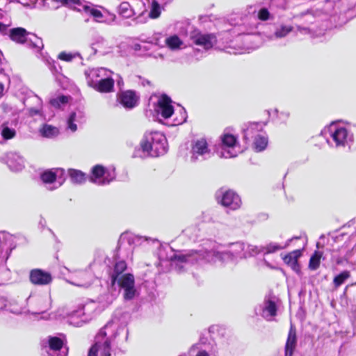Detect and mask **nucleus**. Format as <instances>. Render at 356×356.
Segmentation results:
<instances>
[{"label": "nucleus", "mask_w": 356, "mask_h": 356, "mask_svg": "<svg viewBox=\"0 0 356 356\" xmlns=\"http://www.w3.org/2000/svg\"><path fill=\"white\" fill-rule=\"evenodd\" d=\"M47 343L49 346L50 356H67V349L63 347V341L58 337L49 336Z\"/></svg>", "instance_id": "25"}, {"label": "nucleus", "mask_w": 356, "mask_h": 356, "mask_svg": "<svg viewBox=\"0 0 356 356\" xmlns=\"http://www.w3.org/2000/svg\"><path fill=\"white\" fill-rule=\"evenodd\" d=\"M302 252L300 250H293L283 257L284 262L289 266L294 271H299V265L298 263V258L301 256Z\"/></svg>", "instance_id": "33"}, {"label": "nucleus", "mask_w": 356, "mask_h": 356, "mask_svg": "<svg viewBox=\"0 0 356 356\" xmlns=\"http://www.w3.org/2000/svg\"><path fill=\"white\" fill-rule=\"evenodd\" d=\"M16 135L15 129L8 127V122H4L2 124L1 136L4 140H10Z\"/></svg>", "instance_id": "43"}, {"label": "nucleus", "mask_w": 356, "mask_h": 356, "mask_svg": "<svg viewBox=\"0 0 356 356\" xmlns=\"http://www.w3.org/2000/svg\"><path fill=\"white\" fill-rule=\"evenodd\" d=\"M220 138V150L218 152L219 156L225 159L233 158L241 152L240 147L235 136L230 134H224Z\"/></svg>", "instance_id": "13"}, {"label": "nucleus", "mask_w": 356, "mask_h": 356, "mask_svg": "<svg viewBox=\"0 0 356 356\" xmlns=\"http://www.w3.org/2000/svg\"><path fill=\"white\" fill-rule=\"evenodd\" d=\"M28 312L33 315L44 314L51 307L49 291H35L26 299Z\"/></svg>", "instance_id": "10"}, {"label": "nucleus", "mask_w": 356, "mask_h": 356, "mask_svg": "<svg viewBox=\"0 0 356 356\" xmlns=\"http://www.w3.org/2000/svg\"><path fill=\"white\" fill-rule=\"evenodd\" d=\"M275 111L277 113V118H279V120L283 122H285L290 116V113L289 111H285L279 112L277 110H275Z\"/></svg>", "instance_id": "54"}, {"label": "nucleus", "mask_w": 356, "mask_h": 356, "mask_svg": "<svg viewBox=\"0 0 356 356\" xmlns=\"http://www.w3.org/2000/svg\"><path fill=\"white\" fill-rule=\"evenodd\" d=\"M22 102L31 116L40 115L42 109V101L33 92H28Z\"/></svg>", "instance_id": "19"}, {"label": "nucleus", "mask_w": 356, "mask_h": 356, "mask_svg": "<svg viewBox=\"0 0 356 356\" xmlns=\"http://www.w3.org/2000/svg\"><path fill=\"white\" fill-rule=\"evenodd\" d=\"M156 112L164 119H168L175 114L171 99L166 95H163L158 100Z\"/></svg>", "instance_id": "22"}, {"label": "nucleus", "mask_w": 356, "mask_h": 356, "mask_svg": "<svg viewBox=\"0 0 356 356\" xmlns=\"http://www.w3.org/2000/svg\"><path fill=\"white\" fill-rule=\"evenodd\" d=\"M297 32L304 34V35H309L311 34V30L308 27H305L302 26H297Z\"/></svg>", "instance_id": "55"}, {"label": "nucleus", "mask_w": 356, "mask_h": 356, "mask_svg": "<svg viewBox=\"0 0 356 356\" xmlns=\"http://www.w3.org/2000/svg\"><path fill=\"white\" fill-rule=\"evenodd\" d=\"M297 345L296 331L291 325L285 344V356H293Z\"/></svg>", "instance_id": "32"}, {"label": "nucleus", "mask_w": 356, "mask_h": 356, "mask_svg": "<svg viewBox=\"0 0 356 356\" xmlns=\"http://www.w3.org/2000/svg\"><path fill=\"white\" fill-rule=\"evenodd\" d=\"M111 75L112 74H107L101 79L100 82L95 85L92 88L101 93H109L113 92L115 81Z\"/></svg>", "instance_id": "31"}, {"label": "nucleus", "mask_w": 356, "mask_h": 356, "mask_svg": "<svg viewBox=\"0 0 356 356\" xmlns=\"http://www.w3.org/2000/svg\"><path fill=\"white\" fill-rule=\"evenodd\" d=\"M200 232V230L197 226H189L183 231V233L191 240L195 241L199 236Z\"/></svg>", "instance_id": "47"}, {"label": "nucleus", "mask_w": 356, "mask_h": 356, "mask_svg": "<svg viewBox=\"0 0 356 356\" xmlns=\"http://www.w3.org/2000/svg\"><path fill=\"white\" fill-rule=\"evenodd\" d=\"M281 303V300L278 296L268 293L265 296L262 302L254 307V314L268 321H271L277 316Z\"/></svg>", "instance_id": "12"}, {"label": "nucleus", "mask_w": 356, "mask_h": 356, "mask_svg": "<svg viewBox=\"0 0 356 356\" xmlns=\"http://www.w3.org/2000/svg\"><path fill=\"white\" fill-rule=\"evenodd\" d=\"M270 3L277 8L284 9L286 7L287 0H270Z\"/></svg>", "instance_id": "52"}, {"label": "nucleus", "mask_w": 356, "mask_h": 356, "mask_svg": "<svg viewBox=\"0 0 356 356\" xmlns=\"http://www.w3.org/2000/svg\"><path fill=\"white\" fill-rule=\"evenodd\" d=\"M263 253V245L257 246L245 243V259Z\"/></svg>", "instance_id": "41"}, {"label": "nucleus", "mask_w": 356, "mask_h": 356, "mask_svg": "<svg viewBox=\"0 0 356 356\" xmlns=\"http://www.w3.org/2000/svg\"><path fill=\"white\" fill-rule=\"evenodd\" d=\"M17 2L25 6H29L30 5L29 0H18Z\"/></svg>", "instance_id": "59"}, {"label": "nucleus", "mask_w": 356, "mask_h": 356, "mask_svg": "<svg viewBox=\"0 0 356 356\" xmlns=\"http://www.w3.org/2000/svg\"><path fill=\"white\" fill-rule=\"evenodd\" d=\"M321 134L325 136L330 147L337 149H350L354 140L353 134L350 131L334 122L325 127L321 131Z\"/></svg>", "instance_id": "7"}, {"label": "nucleus", "mask_w": 356, "mask_h": 356, "mask_svg": "<svg viewBox=\"0 0 356 356\" xmlns=\"http://www.w3.org/2000/svg\"><path fill=\"white\" fill-rule=\"evenodd\" d=\"M119 16L122 19H131V22L124 23L125 26L136 25L147 11L145 3L142 0H129L122 1L116 8Z\"/></svg>", "instance_id": "9"}, {"label": "nucleus", "mask_w": 356, "mask_h": 356, "mask_svg": "<svg viewBox=\"0 0 356 356\" xmlns=\"http://www.w3.org/2000/svg\"><path fill=\"white\" fill-rule=\"evenodd\" d=\"M42 6L50 10H56L60 6H67L74 10L81 11V8L77 7V5H81V0H42Z\"/></svg>", "instance_id": "24"}, {"label": "nucleus", "mask_w": 356, "mask_h": 356, "mask_svg": "<svg viewBox=\"0 0 356 356\" xmlns=\"http://www.w3.org/2000/svg\"><path fill=\"white\" fill-rule=\"evenodd\" d=\"M11 238V235L6 232H0V246L6 243L8 239Z\"/></svg>", "instance_id": "53"}, {"label": "nucleus", "mask_w": 356, "mask_h": 356, "mask_svg": "<svg viewBox=\"0 0 356 356\" xmlns=\"http://www.w3.org/2000/svg\"><path fill=\"white\" fill-rule=\"evenodd\" d=\"M143 237L147 239L143 245L152 243L154 248H158L159 265H170L177 273L184 272L192 266H200V250L175 252L168 244H161L156 238Z\"/></svg>", "instance_id": "1"}, {"label": "nucleus", "mask_w": 356, "mask_h": 356, "mask_svg": "<svg viewBox=\"0 0 356 356\" xmlns=\"http://www.w3.org/2000/svg\"><path fill=\"white\" fill-rule=\"evenodd\" d=\"M264 262L266 264V266L270 268H275L276 266L273 264H270L266 259H264Z\"/></svg>", "instance_id": "58"}, {"label": "nucleus", "mask_w": 356, "mask_h": 356, "mask_svg": "<svg viewBox=\"0 0 356 356\" xmlns=\"http://www.w3.org/2000/svg\"><path fill=\"white\" fill-rule=\"evenodd\" d=\"M124 334L128 339L129 330L127 325H119L116 318H112L102 328L95 337V343L90 348L88 356H111V343L118 335Z\"/></svg>", "instance_id": "5"}, {"label": "nucleus", "mask_w": 356, "mask_h": 356, "mask_svg": "<svg viewBox=\"0 0 356 356\" xmlns=\"http://www.w3.org/2000/svg\"><path fill=\"white\" fill-rule=\"evenodd\" d=\"M120 291H102L95 300L79 303L66 313L67 322L75 327H81L108 307L118 297Z\"/></svg>", "instance_id": "2"}, {"label": "nucleus", "mask_w": 356, "mask_h": 356, "mask_svg": "<svg viewBox=\"0 0 356 356\" xmlns=\"http://www.w3.org/2000/svg\"><path fill=\"white\" fill-rule=\"evenodd\" d=\"M196 356H209V353L205 350H200Z\"/></svg>", "instance_id": "60"}, {"label": "nucleus", "mask_w": 356, "mask_h": 356, "mask_svg": "<svg viewBox=\"0 0 356 356\" xmlns=\"http://www.w3.org/2000/svg\"><path fill=\"white\" fill-rule=\"evenodd\" d=\"M152 43L159 45V39L158 38H154L151 41Z\"/></svg>", "instance_id": "64"}, {"label": "nucleus", "mask_w": 356, "mask_h": 356, "mask_svg": "<svg viewBox=\"0 0 356 356\" xmlns=\"http://www.w3.org/2000/svg\"><path fill=\"white\" fill-rule=\"evenodd\" d=\"M90 180L97 185L108 184L115 178V170H106L101 165H96L92 168Z\"/></svg>", "instance_id": "17"}, {"label": "nucleus", "mask_w": 356, "mask_h": 356, "mask_svg": "<svg viewBox=\"0 0 356 356\" xmlns=\"http://www.w3.org/2000/svg\"><path fill=\"white\" fill-rule=\"evenodd\" d=\"M118 100L126 109H132L138 104L139 97L134 90H128L119 92Z\"/></svg>", "instance_id": "23"}, {"label": "nucleus", "mask_w": 356, "mask_h": 356, "mask_svg": "<svg viewBox=\"0 0 356 356\" xmlns=\"http://www.w3.org/2000/svg\"><path fill=\"white\" fill-rule=\"evenodd\" d=\"M118 86L121 88L124 85L123 79L122 77L119 76L118 79L116 81Z\"/></svg>", "instance_id": "61"}, {"label": "nucleus", "mask_w": 356, "mask_h": 356, "mask_svg": "<svg viewBox=\"0 0 356 356\" xmlns=\"http://www.w3.org/2000/svg\"><path fill=\"white\" fill-rule=\"evenodd\" d=\"M68 174L71 181L75 184H81L86 180V174L79 170L70 169Z\"/></svg>", "instance_id": "39"}, {"label": "nucleus", "mask_w": 356, "mask_h": 356, "mask_svg": "<svg viewBox=\"0 0 356 356\" xmlns=\"http://www.w3.org/2000/svg\"><path fill=\"white\" fill-rule=\"evenodd\" d=\"M77 7L81 8V11H84L93 18V20L97 23H104L107 25H111L116 20V15L111 13L108 10L102 13L94 6H89L83 3V0H81V5H77Z\"/></svg>", "instance_id": "14"}, {"label": "nucleus", "mask_w": 356, "mask_h": 356, "mask_svg": "<svg viewBox=\"0 0 356 356\" xmlns=\"http://www.w3.org/2000/svg\"><path fill=\"white\" fill-rule=\"evenodd\" d=\"M3 159L12 171H21L24 168V159L17 152H8Z\"/></svg>", "instance_id": "26"}, {"label": "nucleus", "mask_w": 356, "mask_h": 356, "mask_svg": "<svg viewBox=\"0 0 356 356\" xmlns=\"http://www.w3.org/2000/svg\"><path fill=\"white\" fill-rule=\"evenodd\" d=\"M4 91V86L0 82V97L3 95Z\"/></svg>", "instance_id": "63"}, {"label": "nucleus", "mask_w": 356, "mask_h": 356, "mask_svg": "<svg viewBox=\"0 0 356 356\" xmlns=\"http://www.w3.org/2000/svg\"><path fill=\"white\" fill-rule=\"evenodd\" d=\"M146 240L142 236L131 232H124L120 235L118 247L113 257L115 261L114 268L109 276L111 287H114L115 281L120 275H124V272L127 268L125 259L131 257L134 248L143 245Z\"/></svg>", "instance_id": "4"}, {"label": "nucleus", "mask_w": 356, "mask_h": 356, "mask_svg": "<svg viewBox=\"0 0 356 356\" xmlns=\"http://www.w3.org/2000/svg\"><path fill=\"white\" fill-rule=\"evenodd\" d=\"M257 8L255 6H250L248 7V13L250 16H247L243 23L234 26L233 33H236L238 35H255L257 33V27L259 23L257 19L261 21H267L273 19V15L270 13L266 8H260L257 15H254Z\"/></svg>", "instance_id": "8"}, {"label": "nucleus", "mask_w": 356, "mask_h": 356, "mask_svg": "<svg viewBox=\"0 0 356 356\" xmlns=\"http://www.w3.org/2000/svg\"><path fill=\"white\" fill-rule=\"evenodd\" d=\"M321 257L322 253L321 252H314V253L310 257L309 262V268L310 270H315L319 267Z\"/></svg>", "instance_id": "42"}, {"label": "nucleus", "mask_w": 356, "mask_h": 356, "mask_svg": "<svg viewBox=\"0 0 356 356\" xmlns=\"http://www.w3.org/2000/svg\"><path fill=\"white\" fill-rule=\"evenodd\" d=\"M30 281L35 285H46L51 282V275L41 269H33L30 272Z\"/></svg>", "instance_id": "27"}, {"label": "nucleus", "mask_w": 356, "mask_h": 356, "mask_svg": "<svg viewBox=\"0 0 356 356\" xmlns=\"http://www.w3.org/2000/svg\"><path fill=\"white\" fill-rule=\"evenodd\" d=\"M41 136L47 138H54L59 135V129L51 124H44L39 129Z\"/></svg>", "instance_id": "36"}, {"label": "nucleus", "mask_w": 356, "mask_h": 356, "mask_svg": "<svg viewBox=\"0 0 356 356\" xmlns=\"http://www.w3.org/2000/svg\"><path fill=\"white\" fill-rule=\"evenodd\" d=\"M293 31V26L291 24L284 23L276 25L272 39H280L286 37L291 32Z\"/></svg>", "instance_id": "35"}, {"label": "nucleus", "mask_w": 356, "mask_h": 356, "mask_svg": "<svg viewBox=\"0 0 356 356\" xmlns=\"http://www.w3.org/2000/svg\"><path fill=\"white\" fill-rule=\"evenodd\" d=\"M212 156L213 152L209 149L205 138L197 139L193 142L191 150L192 162H201L210 159Z\"/></svg>", "instance_id": "15"}, {"label": "nucleus", "mask_w": 356, "mask_h": 356, "mask_svg": "<svg viewBox=\"0 0 356 356\" xmlns=\"http://www.w3.org/2000/svg\"><path fill=\"white\" fill-rule=\"evenodd\" d=\"M58 58L60 60H64L66 62H71L73 59H74L76 58L82 59L81 56L79 52L72 53V52L62 51L58 54Z\"/></svg>", "instance_id": "46"}, {"label": "nucleus", "mask_w": 356, "mask_h": 356, "mask_svg": "<svg viewBox=\"0 0 356 356\" xmlns=\"http://www.w3.org/2000/svg\"><path fill=\"white\" fill-rule=\"evenodd\" d=\"M177 113L179 114V115L176 116L174 118L173 122L172 123V125L173 126L181 124L186 121L187 113L184 107L179 106V108L177 110V113L175 114L177 115Z\"/></svg>", "instance_id": "40"}, {"label": "nucleus", "mask_w": 356, "mask_h": 356, "mask_svg": "<svg viewBox=\"0 0 356 356\" xmlns=\"http://www.w3.org/2000/svg\"><path fill=\"white\" fill-rule=\"evenodd\" d=\"M300 237L298 236H294L289 239H288L284 243H276V242H270L265 245H263V254L264 255L268 254H273L275 252H277L278 251H280L282 250H284L289 246L291 241L294 239L298 240Z\"/></svg>", "instance_id": "30"}, {"label": "nucleus", "mask_w": 356, "mask_h": 356, "mask_svg": "<svg viewBox=\"0 0 356 356\" xmlns=\"http://www.w3.org/2000/svg\"><path fill=\"white\" fill-rule=\"evenodd\" d=\"M265 123L262 122H250L247 125H245V128L243 129V138L245 142H248L252 138H255V137L259 134V133L262 131Z\"/></svg>", "instance_id": "28"}, {"label": "nucleus", "mask_w": 356, "mask_h": 356, "mask_svg": "<svg viewBox=\"0 0 356 356\" xmlns=\"http://www.w3.org/2000/svg\"><path fill=\"white\" fill-rule=\"evenodd\" d=\"M159 3H161L162 6H165L168 3H170L172 0H156Z\"/></svg>", "instance_id": "62"}, {"label": "nucleus", "mask_w": 356, "mask_h": 356, "mask_svg": "<svg viewBox=\"0 0 356 356\" xmlns=\"http://www.w3.org/2000/svg\"><path fill=\"white\" fill-rule=\"evenodd\" d=\"M216 199L218 203L230 210L238 209L241 206L240 196L232 190L218 191Z\"/></svg>", "instance_id": "16"}, {"label": "nucleus", "mask_w": 356, "mask_h": 356, "mask_svg": "<svg viewBox=\"0 0 356 356\" xmlns=\"http://www.w3.org/2000/svg\"><path fill=\"white\" fill-rule=\"evenodd\" d=\"M209 331L210 333H217L222 337L226 334V328L223 325H211L209 327Z\"/></svg>", "instance_id": "50"}, {"label": "nucleus", "mask_w": 356, "mask_h": 356, "mask_svg": "<svg viewBox=\"0 0 356 356\" xmlns=\"http://www.w3.org/2000/svg\"><path fill=\"white\" fill-rule=\"evenodd\" d=\"M112 74L113 72L104 67L91 68L84 72L87 84L91 88H93L95 85L100 82L101 79L107 74Z\"/></svg>", "instance_id": "21"}, {"label": "nucleus", "mask_w": 356, "mask_h": 356, "mask_svg": "<svg viewBox=\"0 0 356 356\" xmlns=\"http://www.w3.org/2000/svg\"><path fill=\"white\" fill-rule=\"evenodd\" d=\"M227 250L220 251L219 245L216 242L208 241L200 249V266L207 264H215L217 261L225 264L229 261L236 263L245 259V243L238 241L229 243Z\"/></svg>", "instance_id": "3"}, {"label": "nucleus", "mask_w": 356, "mask_h": 356, "mask_svg": "<svg viewBox=\"0 0 356 356\" xmlns=\"http://www.w3.org/2000/svg\"><path fill=\"white\" fill-rule=\"evenodd\" d=\"M67 101V97L65 95H60L58 96V97L51 99L49 103L52 106L55 108H58L60 106V105L66 104Z\"/></svg>", "instance_id": "48"}, {"label": "nucleus", "mask_w": 356, "mask_h": 356, "mask_svg": "<svg viewBox=\"0 0 356 356\" xmlns=\"http://www.w3.org/2000/svg\"><path fill=\"white\" fill-rule=\"evenodd\" d=\"M9 37L13 42L18 44H26L28 47L37 52L40 51L44 46L41 38L22 27L10 29Z\"/></svg>", "instance_id": "11"}, {"label": "nucleus", "mask_w": 356, "mask_h": 356, "mask_svg": "<svg viewBox=\"0 0 356 356\" xmlns=\"http://www.w3.org/2000/svg\"><path fill=\"white\" fill-rule=\"evenodd\" d=\"M268 137L264 134H258L254 140L253 148L255 152L264 151L268 145Z\"/></svg>", "instance_id": "38"}, {"label": "nucleus", "mask_w": 356, "mask_h": 356, "mask_svg": "<svg viewBox=\"0 0 356 356\" xmlns=\"http://www.w3.org/2000/svg\"><path fill=\"white\" fill-rule=\"evenodd\" d=\"M162 4L156 0H152L151 9L149 13V17L152 19L159 17L161 15Z\"/></svg>", "instance_id": "44"}, {"label": "nucleus", "mask_w": 356, "mask_h": 356, "mask_svg": "<svg viewBox=\"0 0 356 356\" xmlns=\"http://www.w3.org/2000/svg\"><path fill=\"white\" fill-rule=\"evenodd\" d=\"M167 151L165 136L159 131H151L145 134L139 145L135 147L132 156L140 159L156 157L165 154Z\"/></svg>", "instance_id": "6"}, {"label": "nucleus", "mask_w": 356, "mask_h": 356, "mask_svg": "<svg viewBox=\"0 0 356 356\" xmlns=\"http://www.w3.org/2000/svg\"><path fill=\"white\" fill-rule=\"evenodd\" d=\"M164 43L171 49H178L182 44V42L177 35H173L165 39Z\"/></svg>", "instance_id": "45"}, {"label": "nucleus", "mask_w": 356, "mask_h": 356, "mask_svg": "<svg viewBox=\"0 0 356 356\" xmlns=\"http://www.w3.org/2000/svg\"><path fill=\"white\" fill-rule=\"evenodd\" d=\"M190 39L193 43L202 47L204 50L211 49L216 42V37L213 34H203L196 30L191 33Z\"/></svg>", "instance_id": "20"}, {"label": "nucleus", "mask_w": 356, "mask_h": 356, "mask_svg": "<svg viewBox=\"0 0 356 356\" xmlns=\"http://www.w3.org/2000/svg\"><path fill=\"white\" fill-rule=\"evenodd\" d=\"M74 286H79V287H84L88 288L89 286L86 283L83 282H79V283H72Z\"/></svg>", "instance_id": "57"}, {"label": "nucleus", "mask_w": 356, "mask_h": 356, "mask_svg": "<svg viewBox=\"0 0 356 356\" xmlns=\"http://www.w3.org/2000/svg\"><path fill=\"white\" fill-rule=\"evenodd\" d=\"M40 178L44 184H54V186L48 189L53 191L60 187L65 181V170L62 168L47 170L43 172Z\"/></svg>", "instance_id": "18"}, {"label": "nucleus", "mask_w": 356, "mask_h": 356, "mask_svg": "<svg viewBox=\"0 0 356 356\" xmlns=\"http://www.w3.org/2000/svg\"><path fill=\"white\" fill-rule=\"evenodd\" d=\"M350 276V274L348 271H343L337 275L334 279V283L336 287L339 286L341 284H343L346 279H348Z\"/></svg>", "instance_id": "49"}, {"label": "nucleus", "mask_w": 356, "mask_h": 356, "mask_svg": "<svg viewBox=\"0 0 356 356\" xmlns=\"http://www.w3.org/2000/svg\"><path fill=\"white\" fill-rule=\"evenodd\" d=\"M7 29H8L7 26L0 22V32L1 33L6 34Z\"/></svg>", "instance_id": "56"}, {"label": "nucleus", "mask_w": 356, "mask_h": 356, "mask_svg": "<svg viewBox=\"0 0 356 356\" xmlns=\"http://www.w3.org/2000/svg\"><path fill=\"white\" fill-rule=\"evenodd\" d=\"M91 45L95 51L99 50L102 51L103 53H107L111 49L108 41L102 35L95 36Z\"/></svg>", "instance_id": "34"}, {"label": "nucleus", "mask_w": 356, "mask_h": 356, "mask_svg": "<svg viewBox=\"0 0 356 356\" xmlns=\"http://www.w3.org/2000/svg\"><path fill=\"white\" fill-rule=\"evenodd\" d=\"M116 286H118L119 289H135V278L134 275L126 273L120 275L115 281V286L113 287V289H115Z\"/></svg>", "instance_id": "29"}, {"label": "nucleus", "mask_w": 356, "mask_h": 356, "mask_svg": "<svg viewBox=\"0 0 356 356\" xmlns=\"http://www.w3.org/2000/svg\"><path fill=\"white\" fill-rule=\"evenodd\" d=\"M82 115L81 113L72 112L70 114L67 120V129L72 132L77 130V124L81 122Z\"/></svg>", "instance_id": "37"}, {"label": "nucleus", "mask_w": 356, "mask_h": 356, "mask_svg": "<svg viewBox=\"0 0 356 356\" xmlns=\"http://www.w3.org/2000/svg\"><path fill=\"white\" fill-rule=\"evenodd\" d=\"M139 295L138 291H124V298L125 300H131Z\"/></svg>", "instance_id": "51"}]
</instances>
